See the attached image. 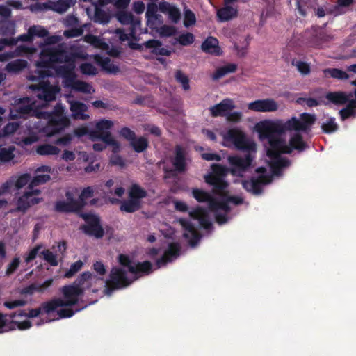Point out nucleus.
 Wrapping results in <instances>:
<instances>
[{
  "instance_id": "nucleus-35",
  "label": "nucleus",
  "mask_w": 356,
  "mask_h": 356,
  "mask_svg": "<svg viewBox=\"0 0 356 356\" xmlns=\"http://www.w3.org/2000/svg\"><path fill=\"white\" fill-rule=\"evenodd\" d=\"M229 202L227 201L226 197H222V200H218L217 199L214 198L210 202V210L211 211H217L218 210L220 209L227 213L231 211V207L229 205Z\"/></svg>"
},
{
  "instance_id": "nucleus-4",
  "label": "nucleus",
  "mask_w": 356,
  "mask_h": 356,
  "mask_svg": "<svg viewBox=\"0 0 356 356\" xmlns=\"http://www.w3.org/2000/svg\"><path fill=\"white\" fill-rule=\"evenodd\" d=\"M224 140L232 143L237 149L255 152L256 145L249 140L245 133L238 128L229 129L224 135Z\"/></svg>"
},
{
  "instance_id": "nucleus-3",
  "label": "nucleus",
  "mask_w": 356,
  "mask_h": 356,
  "mask_svg": "<svg viewBox=\"0 0 356 356\" xmlns=\"http://www.w3.org/2000/svg\"><path fill=\"white\" fill-rule=\"evenodd\" d=\"M211 172L205 175V182L212 186L214 194L222 195L229 186V183L225 180L230 168L219 163H213L211 165Z\"/></svg>"
},
{
  "instance_id": "nucleus-18",
  "label": "nucleus",
  "mask_w": 356,
  "mask_h": 356,
  "mask_svg": "<svg viewBox=\"0 0 356 356\" xmlns=\"http://www.w3.org/2000/svg\"><path fill=\"white\" fill-rule=\"evenodd\" d=\"M248 108L256 112H274L278 109V104L273 99L268 98L252 102L248 104Z\"/></svg>"
},
{
  "instance_id": "nucleus-15",
  "label": "nucleus",
  "mask_w": 356,
  "mask_h": 356,
  "mask_svg": "<svg viewBox=\"0 0 356 356\" xmlns=\"http://www.w3.org/2000/svg\"><path fill=\"white\" fill-rule=\"evenodd\" d=\"M41 55L44 57H48L55 63H62L70 60L66 51L61 44L56 47H44L41 50Z\"/></svg>"
},
{
  "instance_id": "nucleus-27",
  "label": "nucleus",
  "mask_w": 356,
  "mask_h": 356,
  "mask_svg": "<svg viewBox=\"0 0 356 356\" xmlns=\"http://www.w3.org/2000/svg\"><path fill=\"white\" fill-rule=\"evenodd\" d=\"M144 45L147 49H152L151 52L155 55L169 56L172 54L171 50L161 47L162 43L160 40H149L144 42Z\"/></svg>"
},
{
  "instance_id": "nucleus-54",
  "label": "nucleus",
  "mask_w": 356,
  "mask_h": 356,
  "mask_svg": "<svg viewBox=\"0 0 356 356\" xmlns=\"http://www.w3.org/2000/svg\"><path fill=\"white\" fill-rule=\"evenodd\" d=\"M81 72L83 74L95 76L97 74V68L90 63H82L80 66Z\"/></svg>"
},
{
  "instance_id": "nucleus-10",
  "label": "nucleus",
  "mask_w": 356,
  "mask_h": 356,
  "mask_svg": "<svg viewBox=\"0 0 356 356\" xmlns=\"http://www.w3.org/2000/svg\"><path fill=\"white\" fill-rule=\"evenodd\" d=\"M272 181V176L269 175H259L257 177L241 181L243 188L253 195H259L263 193V186Z\"/></svg>"
},
{
  "instance_id": "nucleus-30",
  "label": "nucleus",
  "mask_w": 356,
  "mask_h": 356,
  "mask_svg": "<svg viewBox=\"0 0 356 356\" xmlns=\"http://www.w3.org/2000/svg\"><path fill=\"white\" fill-rule=\"evenodd\" d=\"M271 161L270 165L272 172L274 175H278L281 173L282 170L284 168H286L290 165L291 162L286 158H282L280 155L276 158H270Z\"/></svg>"
},
{
  "instance_id": "nucleus-25",
  "label": "nucleus",
  "mask_w": 356,
  "mask_h": 356,
  "mask_svg": "<svg viewBox=\"0 0 356 356\" xmlns=\"http://www.w3.org/2000/svg\"><path fill=\"white\" fill-rule=\"evenodd\" d=\"M238 15V10L231 6H225L217 10L216 17L219 22L232 20Z\"/></svg>"
},
{
  "instance_id": "nucleus-20",
  "label": "nucleus",
  "mask_w": 356,
  "mask_h": 356,
  "mask_svg": "<svg viewBox=\"0 0 356 356\" xmlns=\"http://www.w3.org/2000/svg\"><path fill=\"white\" fill-rule=\"evenodd\" d=\"M180 250L181 247L179 243H170L163 256L156 260L157 268H159L175 259L179 255Z\"/></svg>"
},
{
  "instance_id": "nucleus-42",
  "label": "nucleus",
  "mask_w": 356,
  "mask_h": 356,
  "mask_svg": "<svg viewBox=\"0 0 356 356\" xmlns=\"http://www.w3.org/2000/svg\"><path fill=\"white\" fill-rule=\"evenodd\" d=\"M15 32V24L9 20L0 21V35L3 36H12Z\"/></svg>"
},
{
  "instance_id": "nucleus-47",
  "label": "nucleus",
  "mask_w": 356,
  "mask_h": 356,
  "mask_svg": "<svg viewBox=\"0 0 356 356\" xmlns=\"http://www.w3.org/2000/svg\"><path fill=\"white\" fill-rule=\"evenodd\" d=\"M176 40L182 46H188L194 42L195 37L193 33L187 32L181 34Z\"/></svg>"
},
{
  "instance_id": "nucleus-1",
  "label": "nucleus",
  "mask_w": 356,
  "mask_h": 356,
  "mask_svg": "<svg viewBox=\"0 0 356 356\" xmlns=\"http://www.w3.org/2000/svg\"><path fill=\"white\" fill-rule=\"evenodd\" d=\"M316 120L314 114L302 113L300 118L292 117L285 122H272L265 120L259 122L256 127L261 140H267L269 147L266 149L268 158H276L284 153V147L286 146L285 139L280 137V135L288 131H302L309 133L312 125Z\"/></svg>"
},
{
  "instance_id": "nucleus-13",
  "label": "nucleus",
  "mask_w": 356,
  "mask_h": 356,
  "mask_svg": "<svg viewBox=\"0 0 356 356\" xmlns=\"http://www.w3.org/2000/svg\"><path fill=\"white\" fill-rule=\"evenodd\" d=\"M295 131V133L290 136L289 143L286 144V146L284 147V150L283 151L284 154H290L295 150L298 153H301L309 147V145L304 140L302 134L300 133V131Z\"/></svg>"
},
{
  "instance_id": "nucleus-57",
  "label": "nucleus",
  "mask_w": 356,
  "mask_h": 356,
  "mask_svg": "<svg viewBox=\"0 0 356 356\" xmlns=\"http://www.w3.org/2000/svg\"><path fill=\"white\" fill-rule=\"evenodd\" d=\"M83 33V29L82 27H74L65 30L63 35L67 38H72L81 36Z\"/></svg>"
},
{
  "instance_id": "nucleus-46",
  "label": "nucleus",
  "mask_w": 356,
  "mask_h": 356,
  "mask_svg": "<svg viewBox=\"0 0 356 356\" xmlns=\"http://www.w3.org/2000/svg\"><path fill=\"white\" fill-rule=\"evenodd\" d=\"M51 177L49 175H38L33 177V179L30 181L29 185V188L31 190H33V188L37 186L40 184H44L49 181Z\"/></svg>"
},
{
  "instance_id": "nucleus-16",
  "label": "nucleus",
  "mask_w": 356,
  "mask_h": 356,
  "mask_svg": "<svg viewBox=\"0 0 356 356\" xmlns=\"http://www.w3.org/2000/svg\"><path fill=\"white\" fill-rule=\"evenodd\" d=\"M66 197L68 202L59 200L56 202L54 210L59 213L76 212L83 208V204H81L76 200H74L70 192L66 193Z\"/></svg>"
},
{
  "instance_id": "nucleus-22",
  "label": "nucleus",
  "mask_w": 356,
  "mask_h": 356,
  "mask_svg": "<svg viewBox=\"0 0 356 356\" xmlns=\"http://www.w3.org/2000/svg\"><path fill=\"white\" fill-rule=\"evenodd\" d=\"M232 99L227 98L210 108L211 115L213 117L227 116V113L235 108Z\"/></svg>"
},
{
  "instance_id": "nucleus-49",
  "label": "nucleus",
  "mask_w": 356,
  "mask_h": 356,
  "mask_svg": "<svg viewBox=\"0 0 356 356\" xmlns=\"http://www.w3.org/2000/svg\"><path fill=\"white\" fill-rule=\"evenodd\" d=\"M42 256L43 259L52 266H58V263L56 256L49 250H44L40 252V257Z\"/></svg>"
},
{
  "instance_id": "nucleus-24",
  "label": "nucleus",
  "mask_w": 356,
  "mask_h": 356,
  "mask_svg": "<svg viewBox=\"0 0 356 356\" xmlns=\"http://www.w3.org/2000/svg\"><path fill=\"white\" fill-rule=\"evenodd\" d=\"M40 193V191L38 189H30L29 191L24 192V194L20 196L17 201V207L15 211L22 212L23 213H26L29 208H30L29 199L34 195H38Z\"/></svg>"
},
{
  "instance_id": "nucleus-33",
  "label": "nucleus",
  "mask_w": 356,
  "mask_h": 356,
  "mask_svg": "<svg viewBox=\"0 0 356 356\" xmlns=\"http://www.w3.org/2000/svg\"><path fill=\"white\" fill-rule=\"evenodd\" d=\"M141 208V201H137L129 198L127 200L121 201L120 209L127 213H134Z\"/></svg>"
},
{
  "instance_id": "nucleus-6",
  "label": "nucleus",
  "mask_w": 356,
  "mask_h": 356,
  "mask_svg": "<svg viewBox=\"0 0 356 356\" xmlns=\"http://www.w3.org/2000/svg\"><path fill=\"white\" fill-rule=\"evenodd\" d=\"M252 152H248L244 156H229V163L231 165L230 173L233 176L243 177L244 174L249 170L253 161Z\"/></svg>"
},
{
  "instance_id": "nucleus-61",
  "label": "nucleus",
  "mask_w": 356,
  "mask_h": 356,
  "mask_svg": "<svg viewBox=\"0 0 356 356\" xmlns=\"http://www.w3.org/2000/svg\"><path fill=\"white\" fill-rule=\"evenodd\" d=\"M119 134L121 137L129 141V143H131V141L134 140L136 136L135 132L127 127H122L120 130Z\"/></svg>"
},
{
  "instance_id": "nucleus-26",
  "label": "nucleus",
  "mask_w": 356,
  "mask_h": 356,
  "mask_svg": "<svg viewBox=\"0 0 356 356\" xmlns=\"http://www.w3.org/2000/svg\"><path fill=\"white\" fill-rule=\"evenodd\" d=\"M76 77L77 76L76 75L75 77L73 78L72 82L69 83L65 86V88H70L74 91L80 92L85 94H92L94 92L95 90L92 89V87L90 83L83 81L77 80Z\"/></svg>"
},
{
  "instance_id": "nucleus-37",
  "label": "nucleus",
  "mask_w": 356,
  "mask_h": 356,
  "mask_svg": "<svg viewBox=\"0 0 356 356\" xmlns=\"http://www.w3.org/2000/svg\"><path fill=\"white\" fill-rule=\"evenodd\" d=\"M96 60L97 63L101 65L103 70L109 73L115 74L120 71L119 67L111 63V59L108 57L102 58L97 56Z\"/></svg>"
},
{
  "instance_id": "nucleus-19",
  "label": "nucleus",
  "mask_w": 356,
  "mask_h": 356,
  "mask_svg": "<svg viewBox=\"0 0 356 356\" xmlns=\"http://www.w3.org/2000/svg\"><path fill=\"white\" fill-rule=\"evenodd\" d=\"M179 223L185 230L183 236L188 239L190 245L195 246L198 243L201 236L194 225L190 220L184 218L179 220Z\"/></svg>"
},
{
  "instance_id": "nucleus-17",
  "label": "nucleus",
  "mask_w": 356,
  "mask_h": 356,
  "mask_svg": "<svg viewBox=\"0 0 356 356\" xmlns=\"http://www.w3.org/2000/svg\"><path fill=\"white\" fill-rule=\"evenodd\" d=\"M67 64L62 65H56L54 67L55 74L58 77L63 79V85L64 88L72 81L76 75L75 72V64L74 61L66 62Z\"/></svg>"
},
{
  "instance_id": "nucleus-12",
  "label": "nucleus",
  "mask_w": 356,
  "mask_h": 356,
  "mask_svg": "<svg viewBox=\"0 0 356 356\" xmlns=\"http://www.w3.org/2000/svg\"><path fill=\"white\" fill-rule=\"evenodd\" d=\"M54 64L48 57H44L40 54V60L36 62L35 74H31L29 76V79L34 81L38 79H44L52 76L51 69H54Z\"/></svg>"
},
{
  "instance_id": "nucleus-48",
  "label": "nucleus",
  "mask_w": 356,
  "mask_h": 356,
  "mask_svg": "<svg viewBox=\"0 0 356 356\" xmlns=\"http://www.w3.org/2000/svg\"><path fill=\"white\" fill-rule=\"evenodd\" d=\"M321 128L325 134H331L336 131L338 129V125L335 122V118H330L327 122L322 124Z\"/></svg>"
},
{
  "instance_id": "nucleus-55",
  "label": "nucleus",
  "mask_w": 356,
  "mask_h": 356,
  "mask_svg": "<svg viewBox=\"0 0 356 356\" xmlns=\"http://www.w3.org/2000/svg\"><path fill=\"white\" fill-rule=\"evenodd\" d=\"M158 7L155 3H151L147 5L145 17L147 18V23L150 25L152 23V17H156Z\"/></svg>"
},
{
  "instance_id": "nucleus-21",
  "label": "nucleus",
  "mask_w": 356,
  "mask_h": 356,
  "mask_svg": "<svg viewBox=\"0 0 356 356\" xmlns=\"http://www.w3.org/2000/svg\"><path fill=\"white\" fill-rule=\"evenodd\" d=\"M90 136L92 140H101L104 143L113 146V152L116 153L120 149L119 143L113 138L110 131H100L95 128V130L91 131Z\"/></svg>"
},
{
  "instance_id": "nucleus-40",
  "label": "nucleus",
  "mask_w": 356,
  "mask_h": 356,
  "mask_svg": "<svg viewBox=\"0 0 356 356\" xmlns=\"http://www.w3.org/2000/svg\"><path fill=\"white\" fill-rule=\"evenodd\" d=\"M36 152L42 156L58 155L60 149L56 146L46 143L38 145L36 148Z\"/></svg>"
},
{
  "instance_id": "nucleus-28",
  "label": "nucleus",
  "mask_w": 356,
  "mask_h": 356,
  "mask_svg": "<svg viewBox=\"0 0 356 356\" xmlns=\"http://www.w3.org/2000/svg\"><path fill=\"white\" fill-rule=\"evenodd\" d=\"M218 43V40L216 38L209 36L202 42L201 47L202 51L206 53L219 56L221 51Z\"/></svg>"
},
{
  "instance_id": "nucleus-36",
  "label": "nucleus",
  "mask_w": 356,
  "mask_h": 356,
  "mask_svg": "<svg viewBox=\"0 0 356 356\" xmlns=\"http://www.w3.org/2000/svg\"><path fill=\"white\" fill-rule=\"evenodd\" d=\"M192 195L198 202H208L209 209H210V202L214 197L209 193L202 189L193 188Z\"/></svg>"
},
{
  "instance_id": "nucleus-41",
  "label": "nucleus",
  "mask_w": 356,
  "mask_h": 356,
  "mask_svg": "<svg viewBox=\"0 0 356 356\" xmlns=\"http://www.w3.org/2000/svg\"><path fill=\"white\" fill-rule=\"evenodd\" d=\"M323 73L326 76H330L338 80H346L350 77V75L346 71L339 68H326L323 70Z\"/></svg>"
},
{
  "instance_id": "nucleus-5",
  "label": "nucleus",
  "mask_w": 356,
  "mask_h": 356,
  "mask_svg": "<svg viewBox=\"0 0 356 356\" xmlns=\"http://www.w3.org/2000/svg\"><path fill=\"white\" fill-rule=\"evenodd\" d=\"M80 216L86 221V225H82L80 229L86 235L94 236L96 238H102L104 236V229L101 225L99 216L92 213H82Z\"/></svg>"
},
{
  "instance_id": "nucleus-39",
  "label": "nucleus",
  "mask_w": 356,
  "mask_h": 356,
  "mask_svg": "<svg viewBox=\"0 0 356 356\" xmlns=\"http://www.w3.org/2000/svg\"><path fill=\"white\" fill-rule=\"evenodd\" d=\"M130 145L136 152L141 153L147 149L149 142L148 140L143 136L138 138L136 136L135 139L131 141Z\"/></svg>"
},
{
  "instance_id": "nucleus-11",
  "label": "nucleus",
  "mask_w": 356,
  "mask_h": 356,
  "mask_svg": "<svg viewBox=\"0 0 356 356\" xmlns=\"http://www.w3.org/2000/svg\"><path fill=\"white\" fill-rule=\"evenodd\" d=\"M70 124L67 116L48 114V123L45 131L48 136H55L63 132Z\"/></svg>"
},
{
  "instance_id": "nucleus-44",
  "label": "nucleus",
  "mask_w": 356,
  "mask_h": 356,
  "mask_svg": "<svg viewBox=\"0 0 356 356\" xmlns=\"http://www.w3.org/2000/svg\"><path fill=\"white\" fill-rule=\"evenodd\" d=\"M110 20L108 14L101 8H96L94 15V22L99 24H107Z\"/></svg>"
},
{
  "instance_id": "nucleus-60",
  "label": "nucleus",
  "mask_w": 356,
  "mask_h": 356,
  "mask_svg": "<svg viewBox=\"0 0 356 356\" xmlns=\"http://www.w3.org/2000/svg\"><path fill=\"white\" fill-rule=\"evenodd\" d=\"M207 213V212L205 209L201 207H197L189 212V216L191 218L199 221Z\"/></svg>"
},
{
  "instance_id": "nucleus-7",
  "label": "nucleus",
  "mask_w": 356,
  "mask_h": 356,
  "mask_svg": "<svg viewBox=\"0 0 356 356\" xmlns=\"http://www.w3.org/2000/svg\"><path fill=\"white\" fill-rule=\"evenodd\" d=\"M131 283L127 276L126 271L118 267H114L111 270L109 279L106 281V291L111 293L113 290L128 286Z\"/></svg>"
},
{
  "instance_id": "nucleus-51",
  "label": "nucleus",
  "mask_w": 356,
  "mask_h": 356,
  "mask_svg": "<svg viewBox=\"0 0 356 356\" xmlns=\"http://www.w3.org/2000/svg\"><path fill=\"white\" fill-rule=\"evenodd\" d=\"M94 195V191L92 187L88 186L83 189L81 191L79 197V202L81 204H83V207L86 204V200L88 198H90Z\"/></svg>"
},
{
  "instance_id": "nucleus-63",
  "label": "nucleus",
  "mask_w": 356,
  "mask_h": 356,
  "mask_svg": "<svg viewBox=\"0 0 356 356\" xmlns=\"http://www.w3.org/2000/svg\"><path fill=\"white\" fill-rule=\"evenodd\" d=\"M73 138V136L71 134H66L64 136L57 138L54 141V144L59 146H67L69 145Z\"/></svg>"
},
{
  "instance_id": "nucleus-31",
  "label": "nucleus",
  "mask_w": 356,
  "mask_h": 356,
  "mask_svg": "<svg viewBox=\"0 0 356 356\" xmlns=\"http://www.w3.org/2000/svg\"><path fill=\"white\" fill-rule=\"evenodd\" d=\"M129 272L134 275H149L152 272V264L149 261L137 262L134 266H130Z\"/></svg>"
},
{
  "instance_id": "nucleus-52",
  "label": "nucleus",
  "mask_w": 356,
  "mask_h": 356,
  "mask_svg": "<svg viewBox=\"0 0 356 356\" xmlns=\"http://www.w3.org/2000/svg\"><path fill=\"white\" fill-rule=\"evenodd\" d=\"M15 147H10L8 149L2 147L0 152V161L3 162H8L14 158L13 150Z\"/></svg>"
},
{
  "instance_id": "nucleus-50",
  "label": "nucleus",
  "mask_w": 356,
  "mask_h": 356,
  "mask_svg": "<svg viewBox=\"0 0 356 356\" xmlns=\"http://www.w3.org/2000/svg\"><path fill=\"white\" fill-rule=\"evenodd\" d=\"M196 22V17L194 13L190 9L184 10V24L186 27L193 26Z\"/></svg>"
},
{
  "instance_id": "nucleus-23",
  "label": "nucleus",
  "mask_w": 356,
  "mask_h": 356,
  "mask_svg": "<svg viewBox=\"0 0 356 356\" xmlns=\"http://www.w3.org/2000/svg\"><path fill=\"white\" fill-rule=\"evenodd\" d=\"M70 111L72 112V118L75 120H87L90 116L84 113L87 111V106L79 101H71L70 102Z\"/></svg>"
},
{
  "instance_id": "nucleus-38",
  "label": "nucleus",
  "mask_w": 356,
  "mask_h": 356,
  "mask_svg": "<svg viewBox=\"0 0 356 356\" xmlns=\"http://www.w3.org/2000/svg\"><path fill=\"white\" fill-rule=\"evenodd\" d=\"M237 69V65L234 63H229L218 68L213 73L212 78L213 80H218L225 76L229 73L234 72Z\"/></svg>"
},
{
  "instance_id": "nucleus-64",
  "label": "nucleus",
  "mask_w": 356,
  "mask_h": 356,
  "mask_svg": "<svg viewBox=\"0 0 356 356\" xmlns=\"http://www.w3.org/2000/svg\"><path fill=\"white\" fill-rule=\"evenodd\" d=\"M31 177L29 174L25 173L20 175L15 181V186L19 189L26 186L30 181Z\"/></svg>"
},
{
  "instance_id": "nucleus-56",
  "label": "nucleus",
  "mask_w": 356,
  "mask_h": 356,
  "mask_svg": "<svg viewBox=\"0 0 356 356\" xmlns=\"http://www.w3.org/2000/svg\"><path fill=\"white\" fill-rule=\"evenodd\" d=\"M113 126V122L111 120L102 119L96 123L95 128L100 131H110Z\"/></svg>"
},
{
  "instance_id": "nucleus-59",
  "label": "nucleus",
  "mask_w": 356,
  "mask_h": 356,
  "mask_svg": "<svg viewBox=\"0 0 356 356\" xmlns=\"http://www.w3.org/2000/svg\"><path fill=\"white\" fill-rule=\"evenodd\" d=\"M102 5L112 3L118 8H125L130 3V0H99Z\"/></svg>"
},
{
  "instance_id": "nucleus-14",
  "label": "nucleus",
  "mask_w": 356,
  "mask_h": 356,
  "mask_svg": "<svg viewBox=\"0 0 356 356\" xmlns=\"http://www.w3.org/2000/svg\"><path fill=\"white\" fill-rule=\"evenodd\" d=\"M174 156L171 158L170 161L174 167V170L166 171L167 172H173L176 171L179 173L184 172L187 169L186 151L180 145H177L175 147Z\"/></svg>"
},
{
  "instance_id": "nucleus-53",
  "label": "nucleus",
  "mask_w": 356,
  "mask_h": 356,
  "mask_svg": "<svg viewBox=\"0 0 356 356\" xmlns=\"http://www.w3.org/2000/svg\"><path fill=\"white\" fill-rule=\"evenodd\" d=\"M83 265V264L81 260H78L72 264L69 270L65 273V277L67 278L72 277L81 269Z\"/></svg>"
},
{
  "instance_id": "nucleus-2",
  "label": "nucleus",
  "mask_w": 356,
  "mask_h": 356,
  "mask_svg": "<svg viewBox=\"0 0 356 356\" xmlns=\"http://www.w3.org/2000/svg\"><path fill=\"white\" fill-rule=\"evenodd\" d=\"M93 275L89 271L82 273L74 281L73 284L65 285L62 287L61 291L65 300L61 298H54L42 304L41 307L46 314L54 312L58 307H71L79 302V298L82 296L86 289L85 284L88 282ZM89 286L87 284L86 288Z\"/></svg>"
},
{
  "instance_id": "nucleus-45",
  "label": "nucleus",
  "mask_w": 356,
  "mask_h": 356,
  "mask_svg": "<svg viewBox=\"0 0 356 356\" xmlns=\"http://www.w3.org/2000/svg\"><path fill=\"white\" fill-rule=\"evenodd\" d=\"M29 33L34 37L45 38L48 35L49 31L41 26L33 25L29 27Z\"/></svg>"
},
{
  "instance_id": "nucleus-62",
  "label": "nucleus",
  "mask_w": 356,
  "mask_h": 356,
  "mask_svg": "<svg viewBox=\"0 0 356 356\" xmlns=\"http://www.w3.org/2000/svg\"><path fill=\"white\" fill-rule=\"evenodd\" d=\"M53 284V279H49L46 281H44L41 284H32L30 285L31 289H34L35 291L39 292V293H43L46 289L51 286Z\"/></svg>"
},
{
  "instance_id": "nucleus-43",
  "label": "nucleus",
  "mask_w": 356,
  "mask_h": 356,
  "mask_svg": "<svg viewBox=\"0 0 356 356\" xmlns=\"http://www.w3.org/2000/svg\"><path fill=\"white\" fill-rule=\"evenodd\" d=\"M175 80L181 84L184 90L190 89L189 79L181 70H177L175 74Z\"/></svg>"
},
{
  "instance_id": "nucleus-34",
  "label": "nucleus",
  "mask_w": 356,
  "mask_h": 356,
  "mask_svg": "<svg viewBox=\"0 0 356 356\" xmlns=\"http://www.w3.org/2000/svg\"><path fill=\"white\" fill-rule=\"evenodd\" d=\"M147 196V192L137 184H133L129 190V197L137 201H141V199Z\"/></svg>"
},
{
  "instance_id": "nucleus-58",
  "label": "nucleus",
  "mask_w": 356,
  "mask_h": 356,
  "mask_svg": "<svg viewBox=\"0 0 356 356\" xmlns=\"http://www.w3.org/2000/svg\"><path fill=\"white\" fill-rule=\"evenodd\" d=\"M31 325H32V323L29 320H25L22 322H17V321H13L10 323V325H9L8 328H9V330H15V326H17L19 330H24L29 329L31 327Z\"/></svg>"
},
{
  "instance_id": "nucleus-29",
  "label": "nucleus",
  "mask_w": 356,
  "mask_h": 356,
  "mask_svg": "<svg viewBox=\"0 0 356 356\" xmlns=\"http://www.w3.org/2000/svg\"><path fill=\"white\" fill-rule=\"evenodd\" d=\"M353 97V94L350 92L346 94L344 92H330L327 93L325 97L330 102L334 104H344L348 102V99Z\"/></svg>"
},
{
  "instance_id": "nucleus-9",
  "label": "nucleus",
  "mask_w": 356,
  "mask_h": 356,
  "mask_svg": "<svg viewBox=\"0 0 356 356\" xmlns=\"http://www.w3.org/2000/svg\"><path fill=\"white\" fill-rule=\"evenodd\" d=\"M304 38L309 46L320 49L329 40V35L319 26H313L305 31Z\"/></svg>"
},
{
  "instance_id": "nucleus-8",
  "label": "nucleus",
  "mask_w": 356,
  "mask_h": 356,
  "mask_svg": "<svg viewBox=\"0 0 356 356\" xmlns=\"http://www.w3.org/2000/svg\"><path fill=\"white\" fill-rule=\"evenodd\" d=\"M38 80V83L30 86L31 89L38 91V98L47 102L55 100L60 88L58 86L51 85L49 81Z\"/></svg>"
},
{
  "instance_id": "nucleus-32",
  "label": "nucleus",
  "mask_w": 356,
  "mask_h": 356,
  "mask_svg": "<svg viewBox=\"0 0 356 356\" xmlns=\"http://www.w3.org/2000/svg\"><path fill=\"white\" fill-rule=\"evenodd\" d=\"M27 66V61L24 59H16L9 62L4 70L8 73L18 74L25 69Z\"/></svg>"
}]
</instances>
